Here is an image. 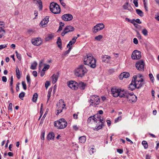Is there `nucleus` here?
Instances as JSON below:
<instances>
[{"label":"nucleus","mask_w":159,"mask_h":159,"mask_svg":"<svg viewBox=\"0 0 159 159\" xmlns=\"http://www.w3.org/2000/svg\"><path fill=\"white\" fill-rule=\"evenodd\" d=\"M96 149L94 148H92L89 151V153L90 154H93L94 152H95Z\"/></svg>","instance_id":"ea45409f"},{"label":"nucleus","mask_w":159,"mask_h":159,"mask_svg":"<svg viewBox=\"0 0 159 159\" xmlns=\"http://www.w3.org/2000/svg\"><path fill=\"white\" fill-rule=\"evenodd\" d=\"M45 132H43L41 134V139L43 140L44 139Z\"/></svg>","instance_id":"0e129e2a"},{"label":"nucleus","mask_w":159,"mask_h":159,"mask_svg":"<svg viewBox=\"0 0 159 159\" xmlns=\"http://www.w3.org/2000/svg\"><path fill=\"white\" fill-rule=\"evenodd\" d=\"M142 33L145 36H147L148 34V32L147 30L145 29H144L142 30Z\"/></svg>","instance_id":"4c0bfd02"},{"label":"nucleus","mask_w":159,"mask_h":159,"mask_svg":"<svg viewBox=\"0 0 159 159\" xmlns=\"http://www.w3.org/2000/svg\"><path fill=\"white\" fill-rule=\"evenodd\" d=\"M137 33V37L139 39H141V35L139 33V32L138 31H136Z\"/></svg>","instance_id":"052dcab7"},{"label":"nucleus","mask_w":159,"mask_h":159,"mask_svg":"<svg viewBox=\"0 0 159 159\" xmlns=\"http://www.w3.org/2000/svg\"><path fill=\"white\" fill-rule=\"evenodd\" d=\"M68 86L72 89L76 90L78 88V83L75 81H70L67 83Z\"/></svg>","instance_id":"4468645a"},{"label":"nucleus","mask_w":159,"mask_h":159,"mask_svg":"<svg viewBox=\"0 0 159 159\" xmlns=\"http://www.w3.org/2000/svg\"><path fill=\"white\" fill-rule=\"evenodd\" d=\"M61 18L65 21H69L73 19V17L70 14H66L62 15Z\"/></svg>","instance_id":"dca6fc26"},{"label":"nucleus","mask_w":159,"mask_h":159,"mask_svg":"<svg viewBox=\"0 0 159 159\" xmlns=\"http://www.w3.org/2000/svg\"><path fill=\"white\" fill-rule=\"evenodd\" d=\"M26 80H27V83L29 84L30 85V76L29 75V74H28L26 76Z\"/></svg>","instance_id":"79ce46f5"},{"label":"nucleus","mask_w":159,"mask_h":159,"mask_svg":"<svg viewBox=\"0 0 159 159\" xmlns=\"http://www.w3.org/2000/svg\"><path fill=\"white\" fill-rule=\"evenodd\" d=\"M25 93L24 92H22L19 94V97L21 100H23V98L25 96Z\"/></svg>","instance_id":"c9c22d12"},{"label":"nucleus","mask_w":159,"mask_h":159,"mask_svg":"<svg viewBox=\"0 0 159 159\" xmlns=\"http://www.w3.org/2000/svg\"><path fill=\"white\" fill-rule=\"evenodd\" d=\"M143 6L144 7V8L146 11H148V8L145 2V0H143Z\"/></svg>","instance_id":"3c124183"},{"label":"nucleus","mask_w":159,"mask_h":159,"mask_svg":"<svg viewBox=\"0 0 159 159\" xmlns=\"http://www.w3.org/2000/svg\"><path fill=\"white\" fill-rule=\"evenodd\" d=\"M54 134L52 132L49 133L47 135V138L48 140L53 139H54Z\"/></svg>","instance_id":"5701e85b"},{"label":"nucleus","mask_w":159,"mask_h":159,"mask_svg":"<svg viewBox=\"0 0 159 159\" xmlns=\"http://www.w3.org/2000/svg\"><path fill=\"white\" fill-rule=\"evenodd\" d=\"M134 93L132 92L129 93V95H128L127 97L126 98H127V101L130 103L135 102L137 100V97L136 96L133 95Z\"/></svg>","instance_id":"6e6552de"},{"label":"nucleus","mask_w":159,"mask_h":159,"mask_svg":"<svg viewBox=\"0 0 159 159\" xmlns=\"http://www.w3.org/2000/svg\"><path fill=\"white\" fill-rule=\"evenodd\" d=\"M57 43L58 45V46L59 48H61V41L60 37H58L57 39Z\"/></svg>","instance_id":"a878e982"},{"label":"nucleus","mask_w":159,"mask_h":159,"mask_svg":"<svg viewBox=\"0 0 159 159\" xmlns=\"http://www.w3.org/2000/svg\"><path fill=\"white\" fill-rule=\"evenodd\" d=\"M122 75H123L124 78H127L130 76V74L128 72H124L122 73Z\"/></svg>","instance_id":"cd10ccee"},{"label":"nucleus","mask_w":159,"mask_h":159,"mask_svg":"<svg viewBox=\"0 0 159 159\" xmlns=\"http://www.w3.org/2000/svg\"><path fill=\"white\" fill-rule=\"evenodd\" d=\"M77 37H74L70 41L69 43L67 44V47H71V46L73 44H74L75 41L76 39H77Z\"/></svg>","instance_id":"4be33fe9"},{"label":"nucleus","mask_w":159,"mask_h":159,"mask_svg":"<svg viewBox=\"0 0 159 159\" xmlns=\"http://www.w3.org/2000/svg\"><path fill=\"white\" fill-rule=\"evenodd\" d=\"M120 90L116 87H114L111 89V92L113 97H117L118 96Z\"/></svg>","instance_id":"a211bd4d"},{"label":"nucleus","mask_w":159,"mask_h":159,"mask_svg":"<svg viewBox=\"0 0 159 159\" xmlns=\"http://www.w3.org/2000/svg\"><path fill=\"white\" fill-rule=\"evenodd\" d=\"M37 65V63L36 61H34L31 65L30 69L32 70L35 69Z\"/></svg>","instance_id":"2f4dec72"},{"label":"nucleus","mask_w":159,"mask_h":159,"mask_svg":"<svg viewBox=\"0 0 159 159\" xmlns=\"http://www.w3.org/2000/svg\"><path fill=\"white\" fill-rule=\"evenodd\" d=\"M53 37V35L52 34H49L45 38V39L46 41H48L49 40L52 39Z\"/></svg>","instance_id":"c85d7f7f"},{"label":"nucleus","mask_w":159,"mask_h":159,"mask_svg":"<svg viewBox=\"0 0 159 159\" xmlns=\"http://www.w3.org/2000/svg\"><path fill=\"white\" fill-rule=\"evenodd\" d=\"M79 141L81 143H84L86 140V138L85 136H83L80 137L79 138Z\"/></svg>","instance_id":"393cba45"},{"label":"nucleus","mask_w":159,"mask_h":159,"mask_svg":"<svg viewBox=\"0 0 159 159\" xmlns=\"http://www.w3.org/2000/svg\"><path fill=\"white\" fill-rule=\"evenodd\" d=\"M117 151L120 154H122L123 152V150L122 149H117Z\"/></svg>","instance_id":"69168bd1"},{"label":"nucleus","mask_w":159,"mask_h":159,"mask_svg":"<svg viewBox=\"0 0 159 159\" xmlns=\"http://www.w3.org/2000/svg\"><path fill=\"white\" fill-rule=\"evenodd\" d=\"M96 60L91 54H88L84 57V64L88 65L90 67L94 68L96 67Z\"/></svg>","instance_id":"f257e3e1"},{"label":"nucleus","mask_w":159,"mask_h":159,"mask_svg":"<svg viewBox=\"0 0 159 159\" xmlns=\"http://www.w3.org/2000/svg\"><path fill=\"white\" fill-rule=\"evenodd\" d=\"M59 77V74L58 72L57 74H54L51 77L52 79V83L53 84H55L57 81Z\"/></svg>","instance_id":"6ab92c4d"},{"label":"nucleus","mask_w":159,"mask_h":159,"mask_svg":"<svg viewBox=\"0 0 159 159\" xmlns=\"http://www.w3.org/2000/svg\"><path fill=\"white\" fill-rule=\"evenodd\" d=\"M155 18L157 20L159 21V13L155 15Z\"/></svg>","instance_id":"bf43d9fd"},{"label":"nucleus","mask_w":159,"mask_h":159,"mask_svg":"<svg viewBox=\"0 0 159 159\" xmlns=\"http://www.w3.org/2000/svg\"><path fill=\"white\" fill-rule=\"evenodd\" d=\"M131 57L133 60H138L141 57V52L138 50H135L132 53Z\"/></svg>","instance_id":"1a4fd4ad"},{"label":"nucleus","mask_w":159,"mask_h":159,"mask_svg":"<svg viewBox=\"0 0 159 159\" xmlns=\"http://www.w3.org/2000/svg\"><path fill=\"white\" fill-rule=\"evenodd\" d=\"M75 30L74 28L71 25L66 26L64 29L63 32L61 33V35L64 36L65 34L69 32H72Z\"/></svg>","instance_id":"f8f14e48"},{"label":"nucleus","mask_w":159,"mask_h":159,"mask_svg":"<svg viewBox=\"0 0 159 159\" xmlns=\"http://www.w3.org/2000/svg\"><path fill=\"white\" fill-rule=\"evenodd\" d=\"M103 38V36L100 35L95 37V39L97 40L100 41Z\"/></svg>","instance_id":"a19ab883"},{"label":"nucleus","mask_w":159,"mask_h":159,"mask_svg":"<svg viewBox=\"0 0 159 159\" xmlns=\"http://www.w3.org/2000/svg\"><path fill=\"white\" fill-rule=\"evenodd\" d=\"M142 144L145 149H147L148 147V144L146 141L143 140L142 142Z\"/></svg>","instance_id":"473e14b6"},{"label":"nucleus","mask_w":159,"mask_h":159,"mask_svg":"<svg viewBox=\"0 0 159 159\" xmlns=\"http://www.w3.org/2000/svg\"><path fill=\"white\" fill-rule=\"evenodd\" d=\"M104 27L105 25L103 23H98L94 26L93 32L94 34L96 33L98 31L102 30Z\"/></svg>","instance_id":"9d476101"},{"label":"nucleus","mask_w":159,"mask_h":159,"mask_svg":"<svg viewBox=\"0 0 159 159\" xmlns=\"http://www.w3.org/2000/svg\"><path fill=\"white\" fill-rule=\"evenodd\" d=\"M151 155L148 154L146 155V159H151Z\"/></svg>","instance_id":"e2e57ef3"},{"label":"nucleus","mask_w":159,"mask_h":159,"mask_svg":"<svg viewBox=\"0 0 159 159\" xmlns=\"http://www.w3.org/2000/svg\"><path fill=\"white\" fill-rule=\"evenodd\" d=\"M31 42L32 44L35 46H39L42 43L41 38L39 37L32 39Z\"/></svg>","instance_id":"ddd939ff"},{"label":"nucleus","mask_w":159,"mask_h":159,"mask_svg":"<svg viewBox=\"0 0 159 159\" xmlns=\"http://www.w3.org/2000/svg\"><path fill=\"white\" fill-rule=\"evenodd\" d=\"M129 92L128 91L125 90H121L120 89L118 96L120 97V98L124 97L126 98V97H128L127 95H129Z\"/></svg>","instance_id":"f3484780"},{"label":"nucleus","mask_w":159,"mask_h":159,"mask_svg":"<svg viewBox=\"0 0 159 159\" xmlns=\"http://www.w3.org/2000/svg\"><path fill=\"white\" fill-rule=\"evenodd\" d=\"M121 116H119L115 119V122H118L119 120H121Z\"/></svg>","instance_id":"864d4df0"},{"label":"nucleus","mask_w":159,"mask_h":159,"mask_svg":"<svg viewBox=\"0 0 159 159\" xmlns=\"http://www.w3.org/2000/svg\"><path fill=\"white\" fill-rule=\"evenodd\" d=\"M54 125L57 127L58 129H63L67 126V123L64 119L62 118L55 121Z\"/></svg>","instance_id":"20e7f679"},{"label":"nucleus","mask_w":159,"mask_h":159,"mask_svg":"<svg viewBox=\"0 0 159 159\" xmlns=\"http://www.w3.org/2000/svg\"><path fill=\"white\" fill-rule=\"evenodd\" d=\"M138 0H134L133 1V3L134 4L135 6L136 7H137L138 6Z\"/></svg>","instance_id":"6e6d98bb"},{"label":"nucleus","mask_w":159,"mask_h":159,"mask_svg":"<svg viewBox=\"0 0 159 159\" xmlns=\"http://www.w3.org/2000/svg\"><path fill=\"white\" fill-rule=\"evenodd\" d=\"M135 21L138 23V24H141V22L140 20V19H137L136 20H135Z\"/></svg>","instance_id":"774afa93"},{"label":"nucleus","mask_w":159,"mask_h":159,"mask_svg":"<svg viewBox=\"0 0 159 159\" xmlns=\"http://www.w3.org/2000/svg\"><path fill=\"white\" fill-rule=\"evenodd\" d=\"M136 68L139 70L143 71L144 70V63L143 60H141L138 61L136 64Z\"/></svg>","instance_id":"9b49d317"},{"label":"nucleus","mask_w":159,"mask_h":159,"mask_svg":"<svg viewBox=\"0 0 159 159\" xmlns=\"http://www.w3.org/2000/svg\"><path fill=\"white\" fill-rule=\"evenodd\" d=\"M95 116H90L88 119V123H90L92 120H93L94 121V120H95Z\"/></svg>","instance_id":"72a5a7b5"},{"label":"nucleus","mask_w":159,"mask_h":159,"mask_svg":"<svg viewBox=\"0 0 159 159\" xmlns=\"http://www.w3.org/2000/svg\"><path fill=\"white\" fill-rule=\"evenodd\" d=\"M133 42L134 43L136 44H137L138 43V41L137 39L136 38H134L133 39Z\"/></svg>","instance_id":"13d9d810"},{"label":"nucleus","mask_w":159,"mask_h":159,"mask_svg":"<svg viewBox=\"0 0 159 159\" xmlns=\"http://www.w3.org/2000/svg\"><path fill=\"white\" fill-rule=\"evenodd\" d=\"M89 102L91 103L90 106H92L95 107L98 105L100 102L99 97L97 95H93L91 96Z\"/></svg>","instance_id":"423d86ee"},{"label":"nucleus","mask_w":159,"mask_h":159,"mask_svg":"<svg viewBox=\"0 0 159 159\" xmlns=\"http://www.w3.org/2000/svg\"><path fill=\"white\" fill-rule=\"evenodd\" d=\"M51 11L54 14L59 13L61 12V9L59 5L57 3L52 2L51 3L50 6Z\"/></svg>","instance_id":"39448f33"},{"label":"nucleus","mask_w":159,"mask_h":159,"mask_svg":"<svg viewBox=\"0 0 159 159\" xmlns=\"http://www.w3.org/2000/svg\"><path fill=\"white\" fill-rule=\"evenodd\" d=\"M38 96V94L35 93L33 95L32 98V101L34 102H36L37 101V98Z\"/></svg>","instance_id":"c756f323"},{"label":"nucleus","mask_w":159,"mask_h":159,"mask_svg":"<svg viewBox=\"0 0 159 159\" xmlns=\"http://www.w3.org/2000/svg\"><path fill=\"white\" fill-rule=\"evenodd\" d=\"M102 58L103 61L106 63H108L110 61V57L108 56L105 55L102 57Z\"/></svg>","instance_id":"412c9836"},{"label":"nucleus","mask_w":159,"mask_h":159,"mask_svg":"<svg viewBox=\"0 0 159 159\" xmlns=\"http://www.w3.org/2000/svg\"><path fill=\"white\" fill-rule=\"evenodd\" d=\"M149 77L150 78V80L153 83V81L154 80V78L152 74H149Z\"/></svg>","instance_id":"49530a36"},{"label":"nucleus","mask_w":159,"mask_h":159,"mask_svg":"<svg viewBox=\"0 0 159 159\" xmlns=\"http://www.w3.org/2000/svg\"><path fill=\"white\" fill-rule=\"evenodd\" d=\"M7 44H2L0 45V50L2 49H3L6 48L7 47Z\"/></svg>","instance_id":"8fccbe9b"},{"label":"nucleus","mask_w":159,"mask_h":159,"mask_svg":"<svg viewBox=\"0 0 159 159\" xmlns=\"http://www.w3.org/2000/svg\"><path fill=\"white\" fill-rule=\"evenodd\" d=\"M130 5H129V3L127 2H126L123 5V7L125 9H128V8L129 7Z\"/></svg>","instance_id":"58836bf2"},{"label":"nucleus","mask_w":159,"mask_h":159,"mask_svg":"<svg viewBox=\"0 0 159 159\" xmlns=\"http://www.w3.org/2000/svg\"><path fill=\"white\" fill-rule=\"evenodd\" d=\"M136 11L137 13L140 16L142 17L143 16V13L141 10L140 9H136Z\"/></svg>","instance_id":"bb28decb"},{"label":"nucleus","mask_w":159,"mask_h":159,"mask_svg":"<svg viewBox=\"0 0 159 159\" xmlns=\"http://www.w3.org/2000/svg\"><path fill=\"white\" fill-rule=\"evenodd\" d=\"M137 79V76L135 75L133 76L131 83L129 85V88L131 90H133L135 89H137V86L136 80Z\"/></svg>","instance_id":"0eeeda50"},{"label":"nucleus","mask_w":159,"mask_h":159,"mask_svg":"<svg viewBox=\"0 0 159 159\" xmlns=\"http://www.w3.org/2000/svg\"><path fill=\"white\" fill-rule=\"evenodd\" d=\"M50 67V66L49 65H46L44 66V68H43L42 70L43 71H44L48 69Z\"/></svg>","instance_id":"37998d69"},{"label":"nucleus","mask_w":159,"mask_h":159,"mask_svg":"<svg viewBox=\"0 0 159 159\" xmlns=\"http://www.w3.org/2000/svg\"><path fill=\"white\" fill-rule=\"evenodd\" d=\"M39 4V8L40 10H42L43 7L42 3L41 0H38L37 1Z\"/></svg>","instance_id":"f704fd0d"},{"label":"nucleus","mask_w":159,"mask_h":159,"mask_svg":"<svg viewBox=\"0 0 159 159\" xmlns=\"http://www.w3.org/2000/svg\"><path fill=\"white\" fill-rule=\"evenodd\" d=\"M68 48H69V49L66 51L64 53V54L65 55H66L67 54H68L69 52H70V50H71V47H67Z\"/></svg>","instance_id":"603ef678"},{"label":"nucleus","mask_w":159,"mask_h":159,"mask_svg":"<svg viewBox=\"0 0 159 159\" xmlns=\"http://www.w3.org/2000/svg\"><path fill=\"white\" fill-rule=\"evenodd\" d=\"M63 106H63L62 107V109H61V108L57 110L58 112H57V115H58L59 113H61V112L62 111V110L63 108H64V107H65V104H63Z\"/></svg>","instance_id":"de8ad7c7"},{"label":"nucleus","mask_w":159,"mask_h":159,"mask_svg":"<svg viewBox=\"0 0 159 159\" xmlns=\"http://www.w3.org/2000/svg\"><path fill=\"white\" fill-rule=\"evenodd\" d=\"M22 85L23 86V89L25 90L27 89L26 85L25 82L23 81L22 82Z\"/></svg>","instance_id":"a18cd8bd"},{"label":"nucleus","mask_w":159,"mask_h":159,"mask_svg":"<svg viewBox=\"0 0 159 159\" xmlns=\"http://www.w3.org/2000/svg\"><path fill=\"white\" fill-rule=\"evenodd\" d=\"M33 75L34 77H36L37 75V73L36 71H34L33 72Z\"/></svg>","instance_id":"338daca9"},{"label":"nucleus","mask_w":159,"mask_h":159,"mask_svg":"<svg viewBox=\"0 0 159 159\" xmlns=\"http://www.w3.org/2000/svg\"><path fill=\"white\" fill-rule=\"evenodd\" d=\"M2 80L3 82H7V79L6 76H3L2 77Z\"/></svg>","instance_id":"4d7b16f0"},{"label":"nucleus","mask_w":159,"mask_h":159,"mask_svg":"<svg viewBox=\"0 0 159 159\" xmlns=\"http://www.w3.org/2000/svg\"><path fill=\"white\" fill-rule=\"evenodd\" d=\"M52 88H50V89H49L48 91V95H47V97H48V101H48V100L50 97L51 96V92L52 91Z\"/></svg>","instance_id":"7c9ffc66"},{"label":"nucleus","mask_w":159,"mask_h":159,"mask_svg":"<svg viewBox=\"0 0 159 159\" xmlns=\"http://www.w3.org/2000/svg\"><path fill=\"white\" fill-rule=\"evenodd\" d=\"M50 84V82L48 81H46L45 83V87L47 89Z\"/></svg>","instance_id":"5fc2aeb1"},{"label":"nucleus","mask_w":159,"mask_h":159,"mask_svg":"<svg viewBox=\"0 0 159 159\" xmlns=\"http://www.w3.org/2000/svg\"><path fill=\"white\" fill-rule=\"evenodd\" d=\"M16 54L17 57V58L19 60H20L21 59V55L20 54H19L17 51L15 52Z\"/></svg>","instance_id":"c03bdc74"},{"label":"nucleus","mask_w":159,"mask_h":159,"mask_svg":"<svg viewBox=\"0 0 159 159\" xmlns=\"http://www.w3.org/2000/svg\"><path fill=\"white\" fill-rule=\"evenodd\" d=\"M5 33V31L2 29H0V38H2L3 36Z\"/></svg>","instance_id":"e433bc0d"},{"label":"nucleus","mask_w":159,"mask_h":159,"mask_svg":"<svg viewBox=\"0 0 159 159\" xmlns=\"http://www.w3.org/2000/svg\"><path fill=\"white\" fill-rule=\"evenodd\" d=\"M48 23L46 22V21H45L43 19L40 22V25H41L42 26L44 25H46Z\"/></svg>","instance_id":"09e8293b"},{"label":"nucleus","mask_w":159,"mask_h":159,"mask_svg":"<svg viewBox=\"0 0 159 159\" xmlns=\"http://www.w3.org/2000/svg\"><path fill=\"white\" fill-rule=\"evenodd\" d=\"M49 16H47L43 19V20H44L45 21H46V23H48L49 21Z\"/></svg>","instance_id":"680f3d73"},{"label":"nucleus","mask_w":159,"mask_h":159,"mask_svg":"<svg viewBox=\"0 0 159 159\" xmlns=\"http://www.w3.org/2000/svg\"><path fill=\"white\" fill-rule=\"evenodd\" d=\"M78 88L79 87L80 89L83 90L84 89L86 85V84L85 83L82 82H79V83H78Z\"/></svg>","instance_id":"aec40b11"},{"label":"nucleus","mask_w":159,"mask_h":159,"mask_svg":"<svg viewBox=\"0 0 159 159\" xmlns=\"http://www.w3.org/2000/svg\"><path fill=\"white\" fill-rule=\"evenodd\" d=\"M88 70L84 65H80L75 70V75L76 76L82 77L86 73Z\"/></svg>","instance_id":"f03ea898"},{"label":"nucleus","mask_w":159,"mask_h":159,"mask_svg":"<svg viewBox=\"0 0 159 159\" xmlns=\"http://www.w3.org/2000/svg\"><path fill=\"white\" fill-rule=\"evenodd\" d=\"M16 77L18 79H19L20 78V74L21 72L20 73V70L17 66L16 67Z\"/></svg>","instance_id":"b1692460"},{"label":"nucleus","mask_w":159,"mask_h":159,"mask_svg":"<svg viewBox=\"0 0 159 159\" xmlns=\"http://www.w3.org/2000/svg\"><path fill=\"white\" fill-rule=\"evenodd\" d=\"M136 84L137 86V89H139L141 87H143L145 84L144 80L143 78H141L139 79H137L136 80Z\"/></svg>","instance_id":"2eb2a0df"},{"label":"nucleus","mask_w":159,"mask_h":159,"mask_svg":"<svg viewBox=\"0 0 159 159\" xmlns=\"http://www.w3.org/2000/svg\"><path fill=\"white\" fill-rule=\"evenodd\" d=\"M93 116H94L95 117L94 122L96 123L98 122L99 123H101L98 125H97L94 129V130H98L101 129L102 126H104V124L105 122V121L101 118V116L98 113L93 115Z\"/></svg>","instance_id":"7ed1b4c3"}]
</instances>
